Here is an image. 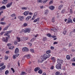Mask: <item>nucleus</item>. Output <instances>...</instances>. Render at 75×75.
Here are the masks:
<instances>
[{"label":"nucleus","mask_w":75,"mask_h":75,"mask_svg":"<svg viewBox=\"0 0 75 75\" xmlns=\"http://www.w3.org/2000/svg\"><path fill=\"white\" fill-rule=\"evenodd\" d=\"M27 24L26 23H24V24H23V26H24V27H26V26H27Z\"/></svg>","instance_id":"nucleus-52"},{"label":"nucleus","mask_w":75,"mask_h":75,"mask_svg":"<svg viewBox=\"0 0 75 75\" xmlns=\"http://www.w3.org/2000/svg\"><path fill=\"white\" fill-rule=\"evenodd\" d=\"M40 69L39 67H36L34 69L35 71V72H37V71H38V70H39Z\"/></svg>","instance_id":"nucleus-20"},{"label":"nucleus","mask_w":75,"mask_h":75,"mask_svg":"<svg viewBox=\"0 0 75 75\" xmlns=\"http://www.w3.org/2000/svg\"><path fill=\"white\" fill-rule=\"evenodd\" d=\"M7 46H8V47H10V46H11V44L10 43H8V44H7Z\"/></svg>","instance_id":"nucleus-53"},{"label":"nucleus","mask_w":75,"mask_h":75,"mask_svg":"<svg viewBox=\"0 0 75 75\" xmlns=\"http://www.w3.org/2000/svg\"><path fill=\"white\" fill-rule=\"evenodd\" d=\"M42 61H43L44 59L45 60L46 59H47V54H45L41 57Z\"/></svg>","instance_id":"nucleus-2"},{"label":"nucleus","mask_w":75,"mask_h":75,"mask_svg":"<svg viewBox=\"0 0 75 75\" xmlns=\"http://www.w3.org/2000/svg\"><path fill=\"white\" fill-rule=\"evenodd\" d=\"M72 23V19L70 18H68V24H69V23Z\"/></svg>","instance_id":"nucleus-14"},{"label":"nucleus","mask_w":75,"mask_h":75,"mask_svg":"<svg viewBox=\"0 0 75 75\" xmlns=\"http://www.w3.org/2000/svg\"><path fill=\"white\" fill-rule=\"evenodd\" d=\"M2 40L3 41H4V42H7L8 41V37H6V39L4 38H3L2 39Z\"/></svg>","instance_id":"nucleus-10"},{"label":"nucleus","mask_w":75,"mask_h":75,"mask_svg":"<svg viewBox=\"0 0 75 75\" xmlns=\"http://www.w3.org/2000/svg\"><path fill=\"white\" fill-rule=\"evenodd\" d=\"M66 10L65 9H63L62 11V13H64V12H65Z\"/></svg>","instance_id":"nucleus-35"},{"label":"nucleus","mask_w":75,"mask_h":75,"mask_svg":"<svg viewBox=\"0 0 75 75\" xmlns=\"http://www.w3.org/2000/svg\"><path fill=\"white\" fill-rule=\"evenodd\" d=\"M9 73V71L8 70H7L5 72V75H7V74H8Z\"/></svg>","instance_id":"nucleus-29"},{"label":"nucleus","mask_w":75,"mask_h":75,"mask_svg":"<svg viewBox=\"0 0 75 75\" xmlns=\"http://www.w3.org/2000/svg\"><path fill=\"white\" fill-rule=\"evenodd\" d=\"M19 52V50L18 49V48H16L15 51V53L16 54H18Z\"/></svg>","instance_id":"nucleus-12"},{"label":"nucleus","mask_w":75,"mask_h":75,"mask_svg":"<svg viewBox=\"0 0 75 75\" xmlns=\"http://www.w3.org/2000/svg\"><path fill=\"white\" fill-rule=\"evenodd\" d=\"M8 56H5V57L4 58V59H5V60H7L8 59Z\"/></svg>","instance_id":"nucleus-40"},{"label":"nucleus","mask_w":75,"mask_h":75,"mask_svg":"<svg viewBox=\"0 0 75 75\" xmlns=\"http://www.w3.org/2000/svg\"><path fill=\"white\" fill-rule=\"evenodd\" d=\"M6 23L3 22H0V24H1L2 25H5L6 24Z\"/></svg>","instance_id":"nucleus-31"},{"label":"nucleus","mask_w":75,"mask_h":75,"mask_svg":"<svg viewBox=\"0 0 75 75\" xmlns=\"http://www.w3.org/2000/svg\"><path fill=\"white\" fill-rule=\"evenodd\" d=\"M13 59H16V56H15V55H13Z\"/></svg>","instance_id":"nucleus-61"},{"label":"nucleus","mask_w":75,"mask_h":75,"mask_svg":"<svg viewBox=\"0 0 75 75\" xmlns=\"http://www.w3.org/2000/svg\"><path fill=\"white\" fill-rule=\"evenodd\" d=\"M12 31L11 30H10L9 31H8L6 34H4L5 35H6V36H8V37L9 38H10V35H9V34L10 33H11Z\"/></svg>","instance_id":"nucleus-5"},{"label":"nucleus","mask_w":75,"mask_h":75,"mask_svg":"<svg viewBox=\"0 0 75 75\" xmlns=\"http://www.w3.org/2000/svg\"><path fill=\"white\" fill-rule=\"evenodd\" d=\"M6 9V6H3L0 8V10H4V9Z\"/></svg>","instance_id":"nucleus-19"},{"label":"nucleus","mask_w":75,"mask_h":75,"mask_svg":"<svg viewBox=\"0 0 75 75\" xmlns=\"http://www.w3.org/2000/svg\"><path fill=\"white\" fill-rule=\"evenodd\" d=\"M49 8L50 9V10H54L55 7H54V6H51L49 7Z\"/></svg>","instance_id":"nucleus-13"},{"label":"nucleus","mask_w":75,"mask_h":75,"mask_svg":"<svg viewBox=\"0 0 75 75\" xmlns=\"http://www.w3.org/2000/svg\"><path fill=\"white\" fill-rule=\"evenodd\" d=\"M52 23H54L55 22V18H52Z\"/></svg>","instance_id":"nucleus-32"},{"label":"nucleus","mask_w":75,"mask_h":75,"mask_svg":"<svg viewBox=\"0 0 75 75\" xmlns=\"http://www.w3.org/2000/svg\"><path fill=\"white\" fill-rule=\"evenodd\" d=\"M18 65L19 67H20V61L18 60Z\"/></svg>","instance_id":"nucleus-58"},{"label":"nucleus","mask_w":75,"mask_h":75,"mask_svg":"<svg viewBox=\"0 0 75 75\" xmlns=\"http://www.w3.org/2000/svg\"><path fill=\"white\" fill-rule=\"evenodd\" d=\"M66 58L67 59H68V60H69L71 59V57L69 55H67L66 56Z\"/></svg>","instance_id":"nucleus-22"},{"label":"nucleus","mask_w":75,"mask_h":75,"mask_svg":"<svg viewBox=\"0 0 75 75\" xmlns=\"http://www.w3.org/2000/svg\"><path fill=\"white\" fill-rule=\"evenodd\" d=\"M38 3H42V1L41 0H39L38 1Z\"/></svg>","instance_id":"nucleus-51"},{"label":"nucleus","mask_w":75,"mask_h":75,"mask_svg":"<svg viewBox=\"0 0 75 75\" xmlns=\"http://www.w3.org/2000/svg\"><path fill=\"white\" fill-rule=\"evenodd\" d=\"M30 51L31 52H34V50L33 49H30Z\"/></svg>","instance_id":"nucleus-37"},{"label":"nucleus","mask_w":75,"mask_h":75,"mask_svg":"<svg viewBox=\"0 0 75 75\" xmlns=\"http://www.w3.org/2000/svg\"><path fill=\"white\" fill-rule=\"evenodd\" d=\"M51 69H54V66H52L50 67Z\"/></svg>","instance_id":"nucleus-62"},{"label":"nucleus","mask_w":75,"mask_h":75,"mask_svg":"<svg viewBox=\"0 0 75 75\" xmlns=\"http://www.w3.org/2000/svg\"><path fill=\"white\" fill-rule=\"evenodd\" d=\"M38 73H39V74H42V70H40L38 71Z\"/></svg>","instance_id":"nucleus-34"},{"label":"nucleus","mask_w":75,"mask_h":75,"mask_svg":"<svg viewBox=\"0 0 75 75\" xmlns=\"http://www.w3.org/2000/svg\"><path fill=\"white\" fill-rule=\"evenodd\" d=\"M62 7H63V5L62 4L59 6L58 9H59V10H61V8H62Z\"/></svg>","instance_id":"nucleus-24"},{"label":"nucleus","mask_w":75,"mask_h":75,"mask_svg":"<svg viewBox=\"0 0 75 75\" xmlns=\"http://www.w3.org/2000/svg\"><path fill=\"white\" fill-rule=\"evenodd\" d=\"M70 13H72V9H70Z\"/></svg>","instance_id":"nucleus-59"},{"label":"nucleus","mask_w":75,"mask_h":75,"mask_svg":"<svg viewBox=\"0 0 75 75\" xmlns=\"http://www.w3.org/2000/svg\"><path fill=\"white\" fill-rule=\"evenodd\" d=\"M51 37H52V38H54L53 39L54 40H57V36H51Z\"/></svg>","instance_id":"nucleus-23"},{"label":"nucleus","mask_w":75,"mask_h":75,"mask_svg":"<svg viewBox=\"0 0 75 75\" xmlns=\"http://www.w3.org/2000/svg\"><path fill=\"white\" fill-rule=\"evenodd\" d=\"M25 74H26V73L25 72H22L21 73V75H23Z\"/></svg>","instance_id":"nucleus-48"},{"label":"nucleus","mask_w":75,"mask_h":75,"mask_svg":"<svg viewBox=\"0 0 75 75\" xmlns=\"http://www.w3.org/2000/svg\"><path fill=\"white\" fill-rule=\"evenodd\" d=\"M28 44H29V45L30 46H31L32 45V44H31L30 42H28Z\"/></svg>","instance_id":"nucleus-57"},{"label":"nucleus","mask_w":75,"mask_h":75,"mask_svg":"<svg viewBox=\"0 0 75 75\" xmlns=\"http://www.w3.org/2000/svg\"><path fill=\"white\" fill-rule=\"evenodd\" d=\"M5 68H6V66H4L1 68H0V71L2 70V69H5Z\"/></svg>","instance_id":"nucleus-26"},{"label":"nucleus","mask_w":75,"mask_h":75,"mask_svg":"<svg viewBox=\"0 0 75 75\" xmlns=\"http://www.w3.org/2000/svg\"><path fill=\"white\" fill-rule=\"evenodd\" d=\"M51 60L53 62H55V58L54 57H52L51 58Z\"/></svg>","instance_id":"nucleus-27"},{"label":"nucleus","mask_w":75,"mask_h":75,"mask_svg":"<svg viewBox=\"0 0 75 75\" xmlns=\"http://www.w3.org/2000/svg\"><path fill=\"white\" fill-rule=\"evenodd\" d=\"M46 56L47 57V58H50V57L51 55L50 54H46Z\"/></svg>","instance_id":"nucleus-33"},{"label":"nucleus","mask_w":75,"mask_h":75,"mask_svg":"<svg viewBox=\"0 0 75 75\" xmlns=\"http://www.w3.org/2000/svg\"><path fill=\"white\" fill-rule=\"evenodd\" d=\"M46 12L45 13V14L46 15H47V14H48V10H46Z\"/></svg>","instance_id":"nucleus-42"},{"label":"nucleus","mask_w":75,"mask_h":75,"mask_svg":"<svg viewBox=\"0 0 75 75\" xmlns=\"http://www.w3.org/2000/svg\"><path fill=\"white\" fill-rule=\"evenodd\" d=\"M40 21V18H38L37 19H35L33 21V23H36L37 21Z\"/></svg>","instance_id":"nucleus-18"},{"label":"nucleus","mask_w":75,"mask_h":75,"mask_svg":"<svg viewBox=\"0 0 75 75\" xmlns=\"http://www.w3.org/2000/svg\"><path fill=\"white\" fill-rule=\"evenodd\" d=\"M22 32H24L25 33H30V32L31 31V29L30 28H27L25 29V30L24 29H22L21 30Z\"/></svg>","instance_id":"nucleus-1"},{"label":"nucleus","mask_w":75,"mask_h":75,"mask_svg":"<svg viewBox=\"0 0 75 75\" xmlns=\"http://www.w3.org/2000/svg\"><path fill=\"white\" fill-rule=\"evenodd\" d=\"M56 68L57 69H61V64H57L56 66Z\"/></svg>","instance_id":"nucleus-4"},{"label":"nucleus","mask_w":75,"mask_h":75,"mask_svg":"<svg viewBox=\"0 0 75 75\" xmlns=\"http://www.w3.org/2000/svg\"><path fill=\"white\" fill-rule=\"evenodd\" d=\"M12 4H13V2H11L10 3H9L6 5V7L7 8H9V7H10L11 6Z\"/></svg>","instance_id":"nucleus-6"},{"label":"nucleus","mask_w":75,"mask_h":75,"mask_svg":"<svg viewBox=\"0 0 75 75\" xmlns=\"http://www.w3.org/2000/svg\"><path fill=\"white\" fill-rule=\"evenodd\" d=\"M11 17H15V14L13 13L11 15Z\"/></svg>","instance_id":"nucleus-55"},{"label":"nucleus","mask_w":75,"mask_h":75,"mask_svg":"<svg viewBox=\"0 0 75 75\" xmlns=\"http://www.w3.org/2000/svg\"><path fill=\"white\" fill-rule=\"evenodd\" d=\"M23 51H25V52H28L29 50L27 47H23L22 48Z\"/></svg>","instance_id":"nucleus-7"},{"label":"nucleus","mask_w":75,"mask_h":75,"mask_svg":"<svg viewBox=\"0 0 75 75\" xmlns=\"http://www.w3.org/2000/svg\"><path fill=\"white\" fill-rule=\"evenodd\" d=\"M47 35L48 36V37H51V35L50 33H48L47 34Z\"/></svg>","instance_id":"nucleus-39"},{"label":"nucleus","mask_w":75,"mask_h":75,"mask_svg":"<svg viewBox=\"0 0 75 75\" xmlns=\"http://www.w3.org/2000/svg\"><path fill=\"white\" fill-rule=\"evenodd\" d=\"M48 0H43V3H45Z\"/></svg>","instance_id":"nucleus-47"},{"label":"nucleus","mask_w":75,"mask_h":75,"mask_svg":"<svg viewBox=\"0 0 75 75\" xmlns=\"http://www.w3.org/2000/svg\"><path fill=\"white\" fill-rule=\"evenodd\" d=\"M28 14H29V11H25L23 13L24 16H27Z\"/></svg>","instance_id":"nucleus-16"},{"label":"nucleus","mask_w":75,"mask_h":75,"mask_svg":"<svg viewBox=\"0 0 75 75\" xmlns=\"http://www.w3.org/2000/svg\"><path fill=\"white\" fill-rule=\"evenodd\" d=\"M46 53L47 54H50V53H51V51H50V50H49L47 51Z\"/></svg>","instance_id":"nucleus-38"},{"label":"nucleus","mask_w":75,"mask_h":75,"mask_svg":"<svg viewBox=\"0 0 75 75\" xmlns=\"http://www.w3.org/2000/svg\"><path fill=\"white\" fill-rule=\"evenodd\" d=\"M31 16H28L25 19L26 21H28L30 18H31Z\"/></svg>","instance_id":"nucleus-17"},{"label":"nucleus","mask_w":75,"mask_h":75,"mask_svg":"<svg viewBox=\"0 0 75 75\" xmlns=\"http://www.w3.org/2000/svg\"><path fill=\"white\" fill-rule=\"evenodd\" d=\"M53 3V1H50L49 2V4H52Z\"/></svg>","instance_id":"nucleus-49"},{"label":"nucleus","mask_w":75,"mask_h":75,"mask_svg":"<svg viewBox=\"0 0 75 75\" xmlns=\"http://www.w3.org/2000/svg\"><path fill=\"white\" fill-rule=\"evenodd\" d=\"M14 44H15V45L17 44V41H15L14 42Z\"/></svg>","instance_id":"nucleus-60"},{"label":"nucleus","mask_w":75,"mask_h":75,"mask_svg":"<svg viewBox=\"0 0 75 75\" xmlns=\"http://www.w3.org/2000/svg\"><path fill=\"white\" fill-rule=\"evenodd\" d=\"M23 39L25 41H26L28 39V37H24L23 38Z\"/></svg>","instance_id":"nucleus-30"},{"label":"nucleus","mask_w":75,"mask_h":75,"mask_svg":"<svg viewBox=\"0 0 75 75\" xmlns=\"http://www.w3.org/2000/svg\"><path fill=\"white\" fill-rule=\"evenodd\" d=\"M11 69L12 71H13V73H14V72H15V71L14 70V69H13V68H11Z\"/></svg>","instance_id":"nucleus-45"},{"label":"nucleus","mask_w":75,"mask_h":75,"mask_svg":"<svg viewBox=\"0 0 75 75\" xmlns=\"http://www.w3.org/2000/svg\"><path fill=\"white\" fill-rule=\"evenodd\" d=\"M24 58L26 57L28 59H29V58H30L31 57V55H30V54L26 55L24 56Z\"/></svg>","instance_id":"nucleus-11"},{"label":"nucleus","mask_w":75,"mask_h":75,"mask_svg":"<svg viewBox=\"0 0 75 75\" xmlns=\"http://www.w3.org/2000/svg\"><path fill=\"white\" fill-rule=\"evenodd\" d=\"M35 38H32L30 40V42H33V41H34V40H35Z\"/></svg>","instance_id":"nucleus-46"},{"label":"nucleus","mask_w":75,"mask_h":75,"mask_svg":"<svg viewBox=\"0 0 75 75\" xmlns=\"http://www.w3.org/2000/svg\"><path fill=\"white\" fill-rule=\"evenodd\" d=\"M3 65H4V63H2L0 64V67H2Z\"/></svg>","instance_id":"nucleus-50"},{"label":"nucleus","mask_w":75,"mask_h":75,"mask_svg":"<svg viewBox=\"0 0 75 75\" xmlns=\"http://www.w3.org/2000/svg\"><path fill=\"white\" fill-rule=\"evenodd\" d=\"M18 17L19 19H20L21 21H23V20H24V16H19Z\"/></svg>","instance_id":"nucleus-8"},{"label":"nucleus","mask_w":75,"mask_h":75,"mask_svg":"<svg viewBox=\"0 0 75 75\" xmlns=\"http://www.w3.org/2000/svg\"><path fill=\"white\" fill-rule=\"evenodd\" d=\"M8 26L6 27L4 29V30H7L8 29Z\"/></svg>","instance_id":"nucleus-44"},{"label":"nucleus","mask_w":75,"mask_h":75,"mask_svg":"<svg viewBox=\"0 0 75 75\" xmlns=\"http://www.w3.org/2000/svg\"><path fill=\"white\" fill-rule=\"evenodd\" d=\"M47 40V38H44L43 39V40H44V41H45V40Z\"/></svg>","instance_id":"nucleus-64"},{"label":"nucleus","mask_w":75,"mask_h":75,"mask_svg":"<svg viewBox=\"0 0 75 75\" xmlns=\"http://www.w3.org/2000/svg\"><path fill=\"white\" fill-rule=\"evenodd\" d=\"M50 48L52 50H53L54 49V47L53 46H51Z\"/></svg>","instance_id":"nucleus-54"},{"label":"nucleus","mask_w":75,"mask_h":75,"mask_svg":"<svg viewBox=\"0 0 75 75\" xmlns=\"http://www.w3.org/2000/svg\"><path fill=\"white\" fill-rule=\"evenodd\" d=\"M13 48H14V46H11V47H9V50H13Z\"/></svg>","instance_id":"nucleus-41"},{"label":"nucleus","mask_w":75,"mask_h":75,"mask_svg":"<svg viewBox=\"0 0 75 75\" xmlns=\"http://www.w3.org/2000/svg\"><path fill=\"white\" fill-rule=\"evenodd\" d=\"M19 55H20V54H18L15 55V56L16 57H18V56H19Z\"/></svg>","instance_id":"nucleus-56"},{"label":"nucleus","mask_w":75,"mask_h":75,"mask_svg":"<svg viewBox=\"0 0 75 75\" xmlns=\"http://www.w3.org/2000/svg\"><path fill=\"white\" fill-rule=\"evenodd\" d=\"M40 8H41V9L44 8V6H40Z\"/></svg>","instance_id":"nucleus-63"},{"label":"nucleus","mask_w":75,"mask_h":75,"mask_svg":"<svg viewBox=\"0 0 75 75\" xmlns=\"http://www.w3.org/2000/svg\"><path fill=\"white\" fill-rule=\"evenodd\" d=\"M28 7H23L21 8L22 10H27Z\"/></svg>","instance_id":"nucleus-28"},{"label":"nucleus","mask_w":75,"mask_h":75,"mask_svg":"<svg viewBox=\"0 0 75 75\" xmlns=\"http://www.w3.org/2000/svg\"><path fill=\"white\" fill-rule=\"evenodd\" d=\"M51 30H52V31H54V32H55V33H57L58 31L57 30V29H56V28H54L52 29H51Z\"/></svg>","instance_id":"nucleus-21"},{"label":"nucleus","mask_w":75,"mask_h":75,"mask_svg":"<svg viewBox=\"0 0 75 75\" xmlns=\"http://www.w3.org/2000/svg\"><path fill=\"white\" fill-rule=\"evenodd\" d=\"M17 40H18V42H20V38L17 37Z\"/></svg>","instance_id":"nucleus-43"},{"label":"nucleus","mask_w":75,"mask_h":75,"mask_svg":"<svg viewBox=\"0 0 75 75\" xmlns=\"http://www.w3.org/2000/svg\"><path fill=\"white\" fill-rule=\"evenodd\" d=\"M67 31L66 30H64L63 31V34L64 35H66V34H67Z\"/></svg>","instance_id":"nucleus-36"},{"label":"nucleus","mask_w":75,"mask_h":75,"mask_svg":"<svg viewBox=\"0 0 75 75\" xmlns=\"http://www.w3.org/2000/svg\"><path fill=\"white\" fill-rule=\"evenodd\" d=\"M7 0H3L2 2L3 4H6L7 3Z\"/></svg>","instance_id":"nucleus-15"},{"label":"nucleus","mask_w":75,"mask_h":75,"mask_svg":"<svg viewBox=\"0 0 75 75\" xmlns=\"http://www.w3.org/2000/svg\"><path fill=\"white\" fill-rule=\"evenodd\" d=\"M64 61L62 60H60L59 59H57V63H58V64H63Z\"/></svg>","instance_id":"nucleus-3"},{"label":"nucleus","mask_w":75,"mask_h":75,"mask_svg":"<svg viewBox=\"0 0 75 75\" xmlns=\"http://www.w3.org/2000/svg\"><path fill=\"white\" fill-rule=\"evenodd\" d=\"M37 12H35L34 13V15L33 17V18L31 19V20H34L35 19V17H36L37 16Z\"/></svg>","instance_id":"nucleus-9"},{"label":"nucleus","mask_w":75,"mask_h":75,"mask_svg":"<svg viewBox=\"0 0 75 75\" xmlns=\"http://www.w3.org/2000/svg\"><path fill=\"white\" fill-rule=\"evenodd\" d=\"M55 75H61L60 72L59 71H57L55 73Z\"/></svg>","instance_id":"nucleus-25"}]
</instances>
